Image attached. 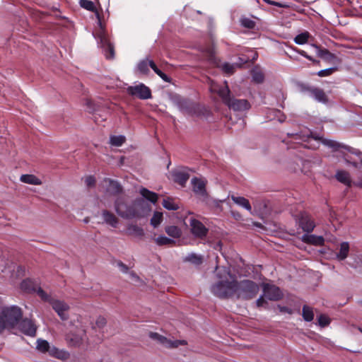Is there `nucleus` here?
Returning a JSON list of instances; mask_svg holds the SVG:
<instances>
[{"label": "nucleus", "mask_w": 362, "mask_h": 362, "mask_svg": "<svg viewBox=\"0 0 362 362\" xmlns=\"http://www.w3.org/2000/svg\"><path fill=\"white\" fill-rule=\"evenodd\" d=\"M142 198L135 199L128 204L124 197H118L115 201L116 213L122 218L132 219L144 216V211H150Z\"/></svg>", "instance_id": "f257e3e1"}, {"label": "nucleus", "mask_w": 362, "mask_h": 362, "mask_svg": "<svg viewBox=\"0 0 362 362\" xmlns=\"http://www.w3.org/2000/svg\"><path fill=\"white\" fill-rule=\"evenodd\" d=\"M224 86L220 87L212 83L210 90L213 93H216L221 98L223 103L228 107L229 109L235 112H243L250 108V104L247 100L238 99L231 95L230 90L228 86V82L224 81Z\"/></svg>", "instance_id": "f03ea898"}, {"label": "nucleus", "mask_w": 362, "mask_h": 362, "mask_svg": "<svg viewBox=\"0 0 362 362\" xmlns=\"http://www.w3.org/2000/svg\"><path fill=\"white\" fill-rule=\"evenodd\" d=\"M36 292L43 301L47 302L52 305V309L57 313L62 320L64 321L69 319L68 311L70 307L66 302L52 298L40 287L36 290Z\"/></svg>", "instance_id": "7ed1b4c3"}, {"label": "nucleus", "mask_w": 362, "mask_h": 362, "mask_svg": "<svg viewBox=\"0 0 362 362\" xmlns=\"http://www.w3.org/2000/svg\"><path fill=\"white\" fill-rule=\"evenodd\" d=\"M259 291L257 283L251 280L236 281L235 293L237 298L250 300L255 298Z\"/></svg>", "instance_id": "20e7f679"}, {"label": "nucleus", "mask_w": 362, "mask_h": 362, "mask_svg": "<svg viewBox=\"0 0 362 362\" xmlns=\"http://www.w3.org/2000/svg\"><path fill=\"white\" fill-rule=\"evenodd\" d=\"M236 281L221 280L211 287L212 293L220 298H229L235 296Z\"/></svg>", "instance_id": "39448f33"}, {"label": "nucleus", "mask_w": 362, "mask_h": 362, "mask_svg": "<svg viewBox=\"0 0 362 362\" xmlns=\"http://www.w3.org/2000/svg\"><path fill=\"white\" fill-rule=\"evenodd\" d=\"M1 314L9 327H14L22 317L21 309L15 305L4 308Z\"/></svg>", "instance_id": "423d86ee"}, {"label": "nucleus", "mask_w": 362, "mask_h": 362, "mask_svg": "<svg viewBox=\"0 0 362 362\" xmlns=\"http://www.w3.org/2000/svg\"><path fill=\"white\" fill-rule=\"evenodd\" d=\"M175 103L180 111L185 115H199V106L196 103L182 98H177Z\"/></svg>", "instance_id": "0eeeda50"}, {"label": "nucleus", "mask_w": 362, "mask_h": 362, "mask_svg": "<svg viewBox=\"0 0 362 362\" xmlns=\"http://www.w3.org/2000/svg\"><path fill=\"white\" fill-rule=\"evenodd\" d=\"M127 91L129 95L141 100L149 99L152 97L151 89L144 83L129 86Z\"/></svg>", "instance_id": "6e6552de"}, {"label": "nucleus", "mask_w": 362, "mask_h": 362, "mask_svg": "<svg viewBox=\"0 0 362 362\" xmlns=\"http://www.w3.org/2000/svg\"><path fill=\"white\" fill-rule=\"evenodd\" d=\"M295 218L298 226L306 233L312 232L315 227V224L310 215L305 211H300L296 216Z\"/></svg>", "instance_id": "1a4fd4ad"}, {"label": "nucleus", "mask_w": 362, "mask_h": 362, "mask_svg": "<svg viewBox=\"0 0 362 362\" xmlns=\"http://www.w3.org/2000/svg\"><path fill=\"white\" fill-rule=\"evenodd\" d=\"M149 337L151 339L159 341L161 344L164 345L165 347L168 348H176L178 347L180 345L186 344V341L184 340L172 341L156 332H150Z\"/></svg>", "instance_id": "9d476101"}, {"label": "nucleus", "mask_w": 362, "mask_h": 362, "mask_svg": "<svg viewBox=\"0 0 362 362\" xmlns=\"http://www.w3.org/2000/svg\"><path fill=\"white\" fill-rule=\"evenodd\" d=\"M263 294L269 300L276 301L281 298L282 293L279 288L269 284L263 285Z\"/></svg>", "instance_id": "9b49d317"}, {"label": "nucleus", "mask_w": 362, "mask_h": 362, "mask_svg": "<svg viewBox=\"0 0 362 362\" xmlns=\"http://www.w3.org/2000/svg\"><path fill=\"white\" fill-rule=\"evenodd\" d=\"M190 226L192 233L197 238H205L208 233V229L199 221L195 218L190 219Z\"/></svg>", "instance_id": "f8f14e48"}, {"label": "nucleus", "mask_w": 362, "mask_h": 362, "mask_svg": "<svg viewBox=\"0 0 362 362\" xmlns=\"http://www.w3.org/2000/svg\"><path fill=\"white\" fill-rule=\"evenodd\" d=\"M191 183L192 185L193 192L203 197L204 199L208 197V193L206 190V182L202 179L197 178L196 177H193L191 180Z\"/></svg>", "instance_id": "ddd939ff"}, {"label": "nucleus", "mask_w": 362, "mask_h": 362, "mask_svg": "<svg viewBox=\"0 0 362 362\" xmlns=\"http://www.w3.org/2000/svg\"><path fill=\"white\" fill-rule=\"evenodd\" d=\"M19 328L27 336L34 337L36 334L37 327L31 320H23L19 324Z\"/></svg>", "instance_id": "4468645a"}, {"label": "nucleus", "mask_w": 362, "mask_h": 362, "mask_svg": "<svg viewBox=\"0 0 362 362\" xmlns=\"http://www.w3.org/2000/svg\"><path fill=\"white\" fill-rule=\"evenodd\" d=\"M103 182L107 184L105 192L110 195L115 196L122 192L123 188L118 181L112 180L110 178H105Z\"/></svg>", "instance_id": "2eb2a0df"}, {"label": "nucleus", "mask_w": 362, "mask_h": 362, "mask_svg": "<svg viewBox=\"0 0 362 362\" xmlns=\"http://www.w3.org/2000/svg\"><path fill=\"white\" fill-rule=\"evenodd\" d=\"M314 139L315 140H321L322 143L325 145L326 146H328L331 148H332L334 151H337L339 148H344L345 150H347L348 151L353 153V148L349 146L340 144L337 141L330 140V139H323L322 138H320L318 136H314Z\"/></svg>", "instance_id": "dca6fc26"}, {"label": "nucleus", "mask_w": 362, "mask_h": 362, "mask_svg": "<svg viewBox=\"0 0 362 362\" xmlns=\"http://www.w3.org/2000/svg\"><path fill=\"white\" fill-rule=\"evenodd\" d=\"M152 64H156L153 60L148 58L139 61L136 65V70L138 73L143 75H148L150 72L149 67L153 69Z\"/></svg>", "instance_id": "f3484780"}, {"label": "nucleus", "mask_w": 362, "mask_h": 362, "mask_svg": "<svg viewBox=\"0 0 362 362\" xmlns=\"http://www.w3.org/2000/svg\"><path fill=\"white\" fill-rule=\"evenodd\" d=\"M313 46L315 49L317 57L322 58V59L328 62H332L337 59V56L334 54L331 53L328 49H322L315 45H313Z\"/></svg>", "instance_id": "a211bd4d"}, {"label": "nucleus", "mask_w": 362, "mask_h": 362, "mask_svg": "<svg viewBox=\"0 0 362 362\" xmlns=\"http://www.w3.org/2000/svg\"><path fill=\"white\" fill-rule=\"evenodd\" d=\"M99 25L100 26V30H99V32L97 33L96 36H95V37L98 40V44L100 45V47L103 49L104 48H105L107 46H108L109 45H110L112 43L110 42V40L107 37V35L105 30L102 28V24H101V22L100 20H99Z\"/></svg>", "instance_id": "6ab92c4d"}, {"label": "nucleus", "mask_w": 362, "mask_h": 362, "mask_svg": "<svg viewBox=\"0 0 362 362\" xmlns=\"http://www.w3.org/2000/svg\"><path fill=\"white\" fill-rule=\"evenodd\" d=\"M335 177L339 182L346 185L348 187L352 186V181L349 172L346 170H337Z\"/></svg>", "instance_id": "aec40b11"}, {"label": "nucleus", "mask_w": 362, "mask_h": 362, "mask_svg": "<svg viewBox=\"0 0 362 362\" xmlns=\"http://www.w3.org/2000/svg\"><path fill=\"white\" fill-rule=\"evenodd\" d=\"M174 181L181 186H185L189 178V175L185 170L175 171L173 173Z\"/></svg>", "instance_id": "412c9836"}, {"label": "nucleus", "mask_w": 362, "mask_h": 362, "mask_svg": "<svg viewBox=\"0 0 362 362\" xmlns=\"http://www.w3.org/2000/svg\"><path fill=\"white\" fill-rule=\"evenodd\" d=\"M102 216L105 223L113 228H116L118 223V218L110 211L107 210L102 211Z\"/></svg>", "instance_id": "4be33fe9"}, {"label": "nucleus", "mask_w": 362, "mask_h": 362, "mask_svg": "<svg viewBox=\"0 0 362 362\" xmlns=\"http://www.w3.org/2000/svg\"><path fill=\"white\" fill-rule=\"evenodd\" d=\"M48 354L50 356L54 357L61 360H66L69 358V354L64 350H61L54 346H51Z\"/></svg>", "instance_id": "5701e85b"}, {"label": "nucleus", "mask_w": 362, "mask_h": 362, "mask_svg": "<svg viewBox=\"0 0 362 362\" xmlns=\"http://www.w3.org/2000/svg\"><path fill=\"white\" fill-rule=\"evenodd\" d=\"M303 242L313 244L315 245H322L324 244V238L322 236H317L315 235L305 234L302 237Z\"/></svg>", "instance_id": "b1692460"}, {"label": "nucleus", "mask_w": 362, "mask_h": 362, "mask_svg": "<svg viewBox=\"0 0 362 362\" xmlns=\"http://www.w3.org/2000/svg\"><path fill=\"white\" fill-rule=\"evenodd\" d=\"M311 98H314L319 103L325 104L328 102V98L325 91L317 87L315 88V90H313V94L311 95Z\"/></svg>", "instance_id": "393cba45"}, {"label": "nucleus", "mask_w": 362, "mask_h": 362, "mask_svg": "<svg viewBox=\"0 0 362 362\" xmlns=\"http://www.w3.org/2000/svg\"><path fill=\"white\" fill-rule=\"evenodd\" d=\"M126 233L129 235H134L139 238L144 235L143 228L135 224H129L127 227Z\"/></svg>", "instance_id": "a878e982"}, {"label": "nucleus", "mask_w": 362, "mask_h": 362, "mask_svg": "<svg viewBox=\"0 0 362 362\" xmlns=\"http://www.w3.org/2000/svg\"><path fill=\"white\" fill-rule=\"evenodd\" d=\"M231 199L236 204L245 208L248 211H252V206L249 202V201L243 197H236L234 195L231 196Z\"/></svg>", "instance_id": "bb28decb"}, {"label": "nucleus", "mask_w": 362, "mask_h": 362, "mask_svg": "<svg viewBox=\"0 0 362 362\" xmlns=\"http://www.w3.org/2000/svg\"><path fill=\"white\" fill-rule=\"evenodd\" d=\"M140 194L144 199L148 200L153 204H156L158 200V194L153 192L147 189L146 188H141L140 189Z\"/></svg>", "instance_id": "cd10ccee"}, {"label": "nucleus", "mask_w": 362, "mask_h": 362, "mask_svg": "<svg viewBox=\"0 0 362 362\" xmlns=\"http://www.w3.org/2000/svg\"><path fill=\"white\" fill-rule=\"evenodd\" d=\"M20 180L24 183L40 185L42 184L41 180L34 175H22Z\"/></svg>", "instance_id": "c85d7f7f"}, {"label": "nucleus", "mask_w": 362, "mask_h": 362, "mask_svg": "<svg viewBox=\"0 0 362 362\" xmlns=\"http://www.w3.org/2000/svg\"><path fill=\"white\" fill-rule=\"evenodd\" d=\"M50 348L51 346L47 340L42 339H38L37 340L36 349L40 352L42 354H48Z\"/></svg>", "instance_id": "c756f323"}, {"label": "nucleus", "mask_w": 362, "mask_h": 362, "mask_svg": "<svg viewBox=\"0 0 362 362\" xmlns=\"http://www.w3.org/2000/svg\"><path fill=\"white\" fill-rule=\"evenodd\" d=\"M184 261L190 262L195 265H199L203 262V257L202 255H198L195 253H191L184 258Z\"/></svg>", "instance_id": "7c9ffc66"}, {"label": "nucleus", "mask_w": 362, "mask_h": 362, "mask_svg": "<svg viewBox=\"0 0 362 362\" xmlns=\"http://www.w3.org/2000/svg\"><path fill=\"white\" fill-rule=\"evenodd\" d=\"M252 81L257 83H261L264 81V76L262 71L257 67H255L251 71Z\"/></svg>", "instance_id": "2f4dec72"}, {"label": "nucleus", "mask_w": 362, "mask_h": 362, "mask_svg": "<svg viewBox=\"0 0 362 362\" xmlns=\"http://www.w3.org/2000/svg\"><path fill=\"white\" fill-rule=\"evenodd\" d=\"M349 251V245L347 242H343L340 245L339 252L337 253V258L340 260L346 259Z\"/></svg>", "instance_id": "473e14b6"}, {"label": "nucleus", "mask_w": 362, "mask_h": 362, "mask_svg": "<svg viewBox=\"0 0 362 362\" xmlns=\"http://www.w3.org/2000/svg\"><path fill=\"white\" fill-rule=\"evenodd\" d=\"M302 316L305 321L311 322L314 318L313 308L308 305H303L302 310Z\"/></svg>", "instance_id": "72a5a7b5"}, {"label": "nucleus", "mask_w": 362, "mask_h": 362, "mask_svg": "<svg viewBox=\"0 0 362 362\" xmlns=\"http://www.w3.org/2000/svg\"><path fill=\"white\" fill-rule=\"evenodd\" d=\"M69 344L73 346H79L83 341V338L77 334H71L67 337Z\"/></svg>", "instance_id": "f704fd0d"}, {"label": "nucleus", "mask_w": 362, "mask_h": 362, "mask_svg": "<svg viewBox=\"0 0 362 362\" xmlns=\"http://www.w3.org/2000/svg\"><path fill=\"white\" fill-rule=\"evenodd\" d=\"M165 233L172 238H176L180 236V230L175 226H168L165 229Z\"/></svg>", "instance_id": "c9c22d12"}, {"label": "nucleus", "mask_w": 362, "mask_h": 362, "mask_svg": "<svg viewBox=\"0 0 362 362\" xmlns=\"http://www.w3.org/2000/svg\"><path fill=\"white\" fill-rule=\"evenodd\" d=\"M310 34L305 31L297 35L294 38V42L297 45H303L308 42Z\"/></svg>", "instance_id": "e433bc0d"}, {"label": "nucleus", "mask_w": 362, "mask_h": 362, "mask_svg": "<svg viewBox=\"0 0 362 362\" xmlns=\"http://www.w3.org/2000/svg\"><path fill=\"white\" fill-rule=\"evenodd\" d=\"M155 242L158 245H167L175 243V240L165 235H159L155 239Z\"/></svg>", "instance_id": "4c0bfd02"}, {"label": "nucleus", "mask_w": 362, "mask_h": 362, "mask_svg": "<svg viewBox=\"0 0 362 362\" xmlns=\"http://www.w3.org/2000/svg\"><path fill=\"white\" fill-rule=\"evenodd\" d=\"M125 136L122 135L111 136L110 142L112 145L115 146H121L125 142Z\"/></svg>", "instance_id": "58836bf2"}, {"label": "nucleus", "mask_w": 362, "mask_h": 362, "mask_svg": "<svg viewBox=\"0 0 362 362\" xmlns=\"http://www.w3.org/2000/svg\"><path fill=\"white\" fill-rule=\"evenodd\" d=\"M163 220V214L161 212L156 211L151 219V224L154 227H158Z\"/></svg>", "instance_id": "ea45409f"}, {"label": "nucleus", "mask_w": 362, "mask_h": 362, "mask_svg": "<svg viewBox=\"0 0 362 362\" xmlns=\"http://www.w3.org/2000/svg\"><path fill=\"white\" fill-rule=\"evenodd\" d=\"M80 6L89 11H95V7L92 1L90 0H80Z\"/></svg>", "instance_id": "a19ab883"}, {"label": "nucleus", "mask_w": 362, "mask_h": 362, "mask_svg": "<svg viewBox=\"0 0 362 362\" xmlns=\"http://www.w3.org/2000/svg\"><path fill=\"white\" fill-rule=\"evenodd\" d=\"M163 206L168 210L175 211L179 209L177 204L174 203L170 199H163Z\"/></svg>", "instance_id": "79ce46f5"}, {"label": "nucleus", "mask_w": 362, "mask_h": 362, "mask_svg": "<svg viewBox=\"0 0 362 362\" xmlns=\"http://www.w3.org/2000/svg\"><path fill=\"white\" fill-rule=\"evenodd\" d=\"M241 25L249 29H252L255 27V22L249 18H242L240 19Z\"/></svg>", "instance_id": "37998d69"}, {"label": "nucleus", "mask_w": 362, "mask_h": 362, "mask_svg": "<svg viewBox=\"0 0 362 362\" xmlns=\"http://www.w3.org/2000/svg\"><path fill=\"white\" fill-rule=\"evenodd\" d=\"M104 54L107 59H112L115 57V49L112 44L109 45L103 49Z\"/></svg>", "instance_id": "c03bdc74"}, {"label": "nucleus", "mask_w": 362, "mask_h": 362, "mask_svg": "<svg viewBox=\"0 0 362 362\" xmlns=\"http://www.w3.org/2000/svg\"><path fill=\"white\" fill-rule=\"evenodd\" d=\"M317 322L320 327H325L329 325L330 319L326 315L322 314L317 317Z\"/></svg>", "instance_id": "a18cd8bd"}, {"label": "nucleus", "mask_w": 362, "mask_h": 362, "mask_svg": "<svg viewBox=\"0 0 362 362\" xmlns=\"http://www.w3.org/2000/svg\"><path fill=\"white\" fill-rule=\"evenodd\" d=\"M152 65L154 66L153 67V70L157 75H158L165 82H170V78L160 70L156 64H152Z\"/></svg>", "instance_id": "49530a36"}, {"label": "nucleus", "mask_w": 362, "mask_h": 362, "mask_svg": "<svg viewBox=\"0 0 362 362\" xmlns=\"http://www.w3.org/2000/svg\"><path fill=\"white\" fill-rule=\"evenodd\" d=\"M337 67H330L325 69H322L319 71L317 73V75L320 77H325L332 75L334 72L337 71Z\"/></svg>", "instance_id": "de8ad7c7"}, {"label": "nucleus", "mask_w": 362, "mask_h": 362, "mask_svg": "<svg viewBox=\"0 0 362 362\" xmlns=\"http://www.w3.org/2000/svg\"><path fill=\"white\" fill-rule=\"evenodd\" d=\"M236 64H230V63H224L222 65V70L223 72L228 74H232L235 71Z\"/></svg>", "instance_id": "09e8293b"}, {"label": "nucleus", "mask_w": 362, "mask_h": 362, "mask_svg": "<svg viewBox=\"0 0 362 362\" xmlns=\"http://www.w3.org/2000/svg\"><path fill=\"white\" fill-rule=\"evenodd\" d=\"M317 87L303 84L300 86V90L302 92L308 93L311 97L313 92Z\"/></svg>", "instance_id": "8fccbe9b"}, {"label": "nucleus", "mask_w": 362, "mask_h": 362, "mask_svg": "<svg viewBox=\"0 0 362 362\" xmlns=\"http://www.w3.org/2000/svg\"><path fill=\"white\" fill-rule=\"evenodd\" d=\"M95 324L98 327L103 328L107 324V320L105 317L99 316L96 320Z\"/></svg>", "instance_id": "3c124183"}, {"label": "nucleus", "mask_w": 362, "mask_h": 362, "mask_svg": "<svg viewBox=\"0 0 362 362\" xmlns=\"http://www.w3.org/2000/svg\"><path fill=\"white\" fill-rule=\"evenodd\" d=\"M85 183L87 187H93L95 184V179L93 176H88L85 180Z\"/></svg>", "instance_id": "603ef678"}, {"label": "nucleus", "mask_w": 362, "mask_h": 362, "mask_svg": "<svg viewBox=\"0 0 362 362\" xmlns=\"http://www.w3.org/2000/svg\"><path fill=\"white\" fill-rule=\"evenodd\" d=\"M117 267H119V269H120V271L124 273V274H127L129 272V268L128 267L124 264L121 261H118L117 262Z\"/></svg>", "instance_id": "864d4df0"}, {"label": "nucleus", "mask_w": 362, "mask_h": 362, "mask_svg": "<svg viewBox=\"0 0 362 362\" xmlns=\"http://www.w3.org/2000/svg\"><path fill=\"white\" fill-rule=\"evenodd\" d=\"M9 327L7 325V322L4 317V316L0 315V333L6 328Z\"/></svg>", "instance_id": "5fc2aeb1"}, {"label": "nucleus", "mask_w": 362, "mask_h": 362, "mask_svg": "<svg viewBox=\"0 0 362 362\" xmlns=\"http://www.w3.org/2000/svg\"><path fill=\"white\" fill-rule=\"evenodd\" d=\"M264 294L260 296L259 298L256 300V305L257 307H263L264 304H267V302L264 298Z\"/></svg>", "instance_id": "6e6d98bb"}, {"label": "nucleus", "mask_w": 362, "mask_h": 362, "mask_svg": "<svg viewBox=\"0 0 362 362\" xmlns=\"http://www.w3.org/2000/svg\"><path fill=\"white\" fill-rule=\"evenodd\" d=\"M268 4L272 5V6H276L279 8H288L289 7V6L286 4L277 2V1H272V0H269V1L268 2Z\"/></svg>", "instance_id": "4d7b16f0"}, {"label": "nucleus", "mask_w": 362, "mask_h": 362, "mask_svg": "<svg viewBox=\"0 0 362 362\" xmlns=\"http://www.w3.org/2000/svg\"><path fill=\"white\" fill-rule=\"evenodd\" d=\"M31 284V281L29 280V279H27V280H24L22 283H21V288L23 289H25V290H30V288H28V285Z\"/></svg>", "instance_id": "13d9d810"}, {"label": "nucleus", "mask_w": 362, "mask_h": 362, "mask_svg": "<svg viewBox=\"0 0 362 362\" xmlns=\"http://www.w3.org/2000/svg\"><path fill=\"white\" fill-rule=\"evenodd\" d=\"M279 310H280L281 312H283V313H288L289 314L292 313L291 309H290L288 307H285V306L279 307Z\"/></svg>", "instance_id": "bf43d9fd"}, {"label": "nucleus", "mask_w": 362, "mask_h": 362, "mask_svg": "<svg viewBox=\"0 0 362 362\" xmlns=\"http://www.w3.org/2000/svg\"><path fill=\"white\" fill-rule=\"evenodd\" d=\"M306 59H308V60L313 62L314 64H320V61L319 60H316L315 59H313L311 56L308 55L306 56Z\"/></svg>", "instance_id": "052dcab7"}, {"label": "nucleus", "mask_w": 362, "mask_h": 362, "mask_svg": "<svg viewBox=\"0 0 362 362\" xmlns=\"http://www.w3.org/2000/svg\"><path fill=\"white\" fill-rule=\"evenodd\" d=\"M297 52H298L299 54L302 55L303 57H305V58H306V56H308L307 52H306L305 51H304V50L298 49V50H297Z\"/></svg>", "instance_id": "680f3d73"}, {"label": "nucleus", "mask_w": 362, "mask_h": 362, "mask_svg": "<svg viewBox=\"0 0 362 362\" xmlns=\"http://www.w3.org/2000/svg\"><path fill=\"white\" fill-rule=\"evenodd\" d=\"M232 215L235 219H240L241 218L240 214L238 212L232 211Z\"/></svg>", "instance_id": "e2e57ef3"}, {"label": "nucleus", "mask_w": 362, "mask_h": 362, "mask_svg": "<svg viewBox=\"0 0 362 362\" xmlns=\"http://www.w3.org/2000/svg\"><path fill=\"white\" fill-rule=\"evenodd\" d=\"M352 185L356 186L358 187L362 188V181L360 182H352Z\"/></svg>", "instance_id": "0e129e2a"}, {"label": "nucleus", "mask_w": 362, "mask_h": 362, "mask_svg": "<svg viewBox=\"0 0 362 362\" xmlns=\"http://www.w3.org/2000/svg\"><path fill=\"white\" fill-rule=\"evenodd\" d=\"M129 274L132 278L135 279H139V276L136 274V273L132 271Z\"/></svg>", "instance_id": "69168bd1"}, {"label": "nucleus", "mask_w": 362, "mask_h": 362, "mask_svg": "<svg viewBox=\"0 0 362 362\" xmlns=\"http://www.w3.org/2000/svg\"><path fill=\"white\" fill-rule=\"evenodd\" d=\"M345 160H346V163L350 164V165H351L352 166H354V167H355V168H356V167L358 166L357 163H355V162H350V161H349V160H346V159H345Z\"/></svg>", "instance_id": "338daca9"}, {"label": "nucleus", "mask_w": 362, "mask_h": 362, "mask_svg": "<svg viewBox=\"0 0 362 362\" xmlns=\"http://www.w3.org/2000/svg\"><path fill=\"white\" fill-rule=\"evenodd\" d=\"M223 201H221V200H215L214 201V204L216 207H220V204L221 202H223Z\"/></svg>", "instance_id": "774afa93"}]
</instances>
